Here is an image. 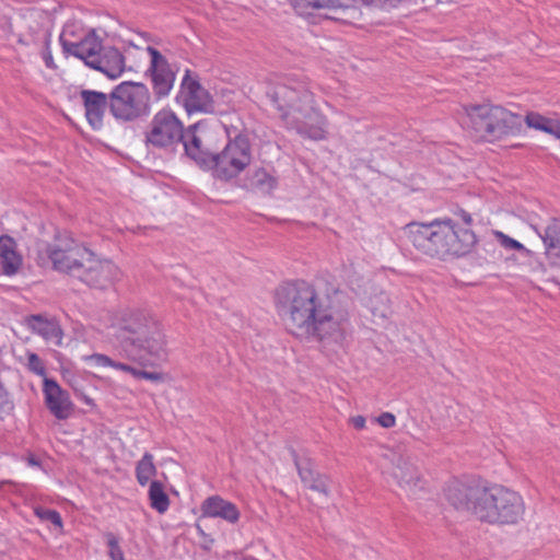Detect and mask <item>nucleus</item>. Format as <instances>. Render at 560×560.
Segmentation results:
<instances>
[{"label":"nucleus","mask_w":560,"mask_h":560,"mask_svg":"<svg viewBox=\"0 0 560 560\" xmlns=\"http://www.w3.org/2000/svg\"><path fill=\"white\" fill-rule=\"evenodd\" d=\"M276 306L288 330L301 339L338 343L348 326L345 294L335 290L322 296L314 285L299 280L281 284L275 294Z\"/></svg>","instance_id":"nucleus-1"},{"label":"nucleus","mask_w":560,"mask_h":560,"mask_svg":"<svg viewBox=\"0 0 560 560\" xmlns=\"http://www.w3.org/2000/svg\"><path fill=\"white\" fill-rule=\"evenodd\" d=\"M446 501L456 510L471 513L482 523L495 526L520 524L525 516L523 497L504 486H482L453 480L444 489Z\"/></svg>","instance_id":"nucleus-2"},{"label":"nucleus","mask_w":560,"mask_h":560,"mask_svg":"<svg viewBox=\"0 0 560 560\" xmlns=\"http://www.w3.org/2000/svg\"><path fill=\"white\" fill-rule=\"evenodd\" d=\"M110 320L122 357L143 366L158 365L166 360V342L161 324L148 310L120 307L113 313Z\"/></svg>","instance_id":"nucleus-3"},{"label":"nucleus","mask_w":560,"mask_h":560,"mask_svg":"<svg viewBox=\"0 0 560 560\" xmlns=\"http://www.w3.org/2000/svg\"><path fill=\"white\" fill-rule=\"evenodd\" d=\"M266 97L281 114L287 125L302 137L326 139V118L315 108L314 95L304 86L293 88L285 82H267Z\"/></svg>","instance_id":"nucleus-4"},{"label":"nucleus","mask_w":560,"mask_h":560,"mask_svg":"<svg viewBox=\"0 0 560 560\" xmlns=\"http://www.w3.org/2000/svg\"><path fill=\"white\" fill-rule=\"evenodd\" d=\"M467 126L486 140H499L521 132L523 118L500 105L490 103L464 105Z\"/></svg>","instance_id":"nucleus-5"},{"label":"nucleus","mask_w":560,"mask_h":560,"mask_svg":"<svg viewBox=\"0 0 560 560\" xmlns=\"http://www.w3.org/2000/svg\"><path fill=\"white\" fill-rule=\"evenodd\" d=\"M151 94L141 82L124 81L109 93V113L120 122H131L148 116Z\"/></svg>","instance_id":"nucleus-6"},{"label":"nucleus","mask_w":560,"mask_h":560,"mask_svg":"<svg viewBox=\"0 0 560 560\" xmlns=\"http://www.w3.org/2000/svg\"><path fill=\"white\" fill-rule=\"evenodd\" d=\"M89 250L67 233H58L52 243H44L39 249L47 256L55 270L73 278L78 277Z\"/></svg>","instance_id":"nucleus-7"},{"label":"nucleus","mask_w":560,"mask_h":560,"mask_svg":"<svg viewBox=\"0 0 560 560\" xmlns=\"http://www.w3.org/2000/svg\"><path fill=\"white\" fill-rule=\"evenodd\" d=\"M382 457L383 474L390 476L409 495H416L423 489L422 476L412 456L405 448H388Z\"/></svg>","instance_id":"nucleus-8"},{"label":"nucleus","mask_w":560,"mask_h":560,"mask_svg":"<svg viewBox=\"0 0 560 560\" xmlns=\"http://www.w3.org/2000/svg\"><path fill=\"white\" fill-rule=\"evenodd\" d=\"M187 130L179 118L168 109L159 110L145 132V143L156 149L175 151L185 141Z\"/></svg>","instance_id":"nucleus-9"},{"label":"nucleus","mask_w":560,"mask_h":560,"mask_svg":"<svg viewBox=\"0 0 560 560\" xmlns=\"http://www.w3.org/2000/svg\"><path fill=\"white\" fill-rule=\"evenodd\" d=\"M252 161V148L246 135L238 133L217 152L213 172L215 177L230 180L241 174Z\"/></svg>","instance_id":"nucleus-10"},{"label":"nucleus","mask_w":560,"mask_h":560,"mask_svg":"<svg viewBox=\"0 0 560 560\" xmlns=\"http://www.w3.org/2000/svg\"><path fill=\"white\" fill-rule=\"evenodd\" d=\"M442 231H444V220H435L427 224L411 222L404 228L406 237L416 249L438 258L447 256L446 236Z\"/></svg>","instance_id":"nucleus-11"},{"label":"nucleus","mask_w":560,"mask_h":560,"mask_svg":"<svg viewBox=\"0 0 560 560\" xmlns=\"http://www.w3.org/2000/svg\"><path fill=\"white\" fill-rule=\"evenodd\" d=\"M119 276V268L113 261L102 259L89 250L77 279L90 288L105 290L113 285Z\"/></svg>","instance_id":"nucleus-12"},{"label":"nucleus","mask_w":560,"mask_h":560,"mask_svg":"<svg viewBox=\"0 0 560 560\" xmlns=\"http://www.w3.org/2000/svg\"><path fill=\"white\" fill-rule=\"evenodd\" d=\"M147 49L151 57L147 73L151 78L153 93L156 98L165 97L173 89L176 78L175 71L158 49L151 46H148Z\"/></svg>","instance_id":"nucleus-13"},{"label":"nucleus","mask_w":560,"mask_h":560,"mask_svg":"<svg viewBox=\"0 0 560 560\" xmlns=\"http://www.w3.org/2000/svg\"><path fill=\"white\" fill-rule=\"evenodd\" d=\"M178 98L189 114L194 112L208 113L213 110V102L210 93L202 88L196 79L190 77L189 70L186 71L183 78Z\"/></svg>","instance_id":"nucleus-14"},{"label":"nucleus","mask_w":560,"mask_h":560,"mask_svg":"<svg viewBox=\"0 0 560 560\" xmlns=\"http://www.w3.org/2000/svg\"><path fill=\"white\" fill-rule=\"evenodd\" d=\"M199 126L194 125L187 129L185 141L182 143L186 155L194 160L200 167L205 170H213L217 151H213L206 144L205 137L198 135Z\"/></svg>","instance_id":"nucleus-15"},{"label":"nucleus","mask_w":560,"mask_h":560,"mask_svg":"<svg viewBox=\"0 0 560 560\" xmlns=\"http://www.w3.org/2000/svg\"><path fill=\"white\" fill-rule=\"evenodd\" d=\"M447 255L464 256L471 252L477 243L475 233L468 228L458 226L452 219L444 220Z\"/></svg>","instance_id":"nucleus-16"},{"label":"nucleus","mask_w":560,"mask_h":560,"mask_svg":"<svg viewBox=\"0 0 560 560\" xmlns=\"http://www.w3.org/2000/svg\"><path fill=\"white\" fill-rule=\"evenodd\" d=\"M43 392L47 408L57 419L65 420L70 417L73 411V405L68 392L63 390L56 381L50 378H45Z\"/></svg>","instance_id":"nucleus-17"},{"label":"nucleus","mask_w":560,"mask_h":560,"mask_svg":"<svg viewBox=\"0 0 560 560\" xmlns=\"http://www.w3.org/2000/svg\"><path fill=\"white\" fill-rule=\"evenodd\" d=\"M294 465L298 469L301 481L311 490L323 494L325 498L329 497L330 479L313 469V464L310 458L301 459L294 450H291Z\"/></svg>","instance_id":"nucleus-18"},{"label":"nucleus","mask_w":560,"mask_h":560,"mask_svg":"<svg viewBox=\"0 0 560 560\" xmlns=\"http://www.w3.org/2000/svg\"><path fill=\"white\" fill-rule=\"evenodd\" d=\"M80 97L85 109V117L93 129L103 126L106 110H109V94L94 90H81Z\"/></svg>","instance_id":"nucleus-19"},{"label":"nucleus","mask_w":560,"mask_h":560,"mask_svg":"<svg viewBox=\"0 0 560 560\" xmlns=\"http://www.w3.org/2000/svg\"><path fill=\"white\" fill-rule=\"evenodd\" d=\"M66 52L83 60L86 66L93 68L102 47L98 37H82L80 42L72 43L65 37H59Z\"/></svg>","instance_id":"nucleus-20"},{"label":"nucleus","mask_w":560,"mask_h":560,"mask_svg":"<svg viewBox=\"0 0 560 560\" xmlns=\"http://www.w3.org/2000/svg\"><path fill=\"white\" fill-rule=\"evenodd\" d=\"M200 511L202 517H219L231 524H235L240 520V511L236 505L219 495L207 498L202 502Z\"/></svg>","instance_id":"nucleus-21"},{"label":"nucleus","mask_w":560,"mask_h":560,"mask_svg":"<svg viewBox=\"0 0 560 560\" xmlns=\"http://www.w3.org/2000/svg\"><path fill=\"white\" fill-rule=\"evenodd\" d=\"M27 327L35 334L39 335L45 341L60 346L62 341V330L55 318L44 315H31L25 318Z\"/></svg>","instance_id":"nucleus-22"},{"label":"nucleus","mask_w":560,"mask_h":560,"mask_svg":"<svg viewBox=\"0 0 560 560\" xmlns=\"http://www.w3.org/2000/svg\"><path fill=\"white\" fill-rule=\"evenodd\" d=\"M93 69L102 71L110 79H117L125 71V58L117 48L102 45Z\"/></svg>","instance_id":"nucleus-23"},{"label":"nucleus","mask_w":560,"mask_h":560,"mask_svg":"<svg viewBox=\"0 0 560 560\" xmlns=\"http://www.w3.org/2000/svg\"><path fill=\"white\" fill-rule=\"evenodd\" d=\"M16 247V242L11 236H0V260L5 276L15 275L22 266L23 259Z\"/></svg>","instance_id":"nucleus-24"},{"label":"nucleus","mask_w":560,"mask_h":560,"mask_svg":"<svg viewBox=\"0 0 560 560\" xmlns=\"http://www.w3.org/2000/svg\"><path fill=\"white\" fill-rule=\"evenodd\" d=\"M357 5H382L381 0H298L294 8L299 11L304 8L312 9H341Z\"/></svg>","instance_id":"nucleus-25"},{"label":"nucleus","mask_w":560,"mask_h":560,"mask_svg":"<svg viewBox=\"0 0 560 560\" xmlns=\"http://www.w3.org/2000/svg\"><path fill=\"white\" fill-rule=\"evenodd\" d=\"M534 230L544 242L546 255L552 258H560V220L553 219L547 225L544 233H540L536 228Z\"/></svg>","instance_id":"nucleus-26"},{"label":"nucleus","mask_w":560,"mask_h":560,"mask_svg":"<svg viewBox=\"0 0 560 560\" xmlns=\"http://www.w3.org/2000/svg\"><path fill=\"white\" fill-rule=\"evenodd\" d=\"M248 185L252 189L264 195H270L277 187L278 180L265 168H257L248 178Z\"/></svg>","instance_id":"nucleus-27"},{"label":"nucleus","mask_w":560,"mask_h":560,"mask_svg":"<svg viewBox=\"0 0 560 560\" xmlns=\"http://www.w3.org/2000/svg\"><path fill=\"white\" fill-rule=\"evenodd\" d=\"M151 508L160 514L165 513L170 506V499L160 481H152L149 488Z\"/></svg>","instance_id":"nucleus-28"},{"label":"nucleus","mask_w":560,"mask_h":560,"mask_svg":"<svg viewBox=\"0 0 560 560\" xmlns=\"http://www.w3.org/2000/svg\"><path fill=\"white\" fill-rule=\"evenodd\" d=\"M369 307L374 317L384 319L390 314V300L385 292L374 294L369 299Z\"/></svg>","instance_id":"nucleus-29"},{"label":"nucleus","mask_w":560,"mask_h":560,"mask_svg":"<svg viewBox=\"0 0 560 560\" xmlns=\"http://www.w3.org/2000/svg\"><path fill=\"white\" fill-rule=\"evenodd\" d=\"M156 468L153 464V456L150 453H145L143 457L138 462L136 467L137 480L141 486H145L150 478L154 476Z\"/></svg>","instance_id":"nucleus-30"},{"label":"nucleus","mask_w":560,"mask_h":560,"mask_svg":"<svg viewBox=\"0 0 560 560\" xmlns=\"http://www.w3.org/2000/svg\"><path fill=\"white\" fill-rule=\"evenodd\" d=\"M556 120L546 118L537 113H529L525 117V122L528 127L535 128L537 130H542L547 133L552 132V128Z\"/></svg>","instance_id":"nucleus-31"},{"label":"nucleus","mask_w":560,"mask_h":560,"mask_svg":"<svg viewBox=\"0 0 560 560\" xmlns=\"http://www.w3.org/2000/svg\"><path fill=\"white\" fill-rule=\"evenodd\" d=\"M107 546L109 548V557L112 560H125L122 550L119 547V541L113 533L106 535Z\"/></svg>","instance_id":"nucleus-32"},{"label":"nucleus","mask_w":560,"mask_h":560,"mask_svg":"<svg viewBox=\"0 0 560 560\" xmlns=\"http://www.w3.org/2000/svg\"><path fill=\"white\" fill-rule=\"evenodd\" d=\"M35 512L40 520L48 521L56 525L57 527L62 526L61 516L57 511L49 509H36Z\"/></svg>","instance_id":"nucleus-33"},{"label":"nucleus","mask_w":560,"mask_h":560,"mask_svg":"<svg viewBox=\"0 0 560 560\" xmlns=\"http://www.w3.org/2000/svg\"><path fill=\"white\" fill-rule=\"evenodd\" d=\"M27 366L28 369L38 374V375H45V365L40 358L36 353H30L27 358Z\"/></svg>","instance_id":"nucleus-34"},{"label":"nucleus","mask_w":560,"mask_h":560,"mask_svg":"<svg viewBox=\"0 0 560 560\" xmlns=\"http://www.w3.org/2000/svg\"><path fill=\"white\" fill-rule=\"evenodd\" d=\"M13 409V402L11 401L8 392L0 382V416L7 415Z\"/></svg>","instance_id":"nucleus-35"},{"label":"nucleus","mask_w":560,"mask_h":560,"mask_svg":"<svg viewBox=\"0 0 560 560\" xmlns=\"http://www.w3.org/2000/svg\"><path fill=\"white\" fill-rule=\"evenodd\" d=\"M497 236L500 240L501 245L504 246L505 248L516 249V250L525 249L523 244H521L518 241L511 238L510 236L503 234L502 232H497Z\"/></svg>","instance_id":"nucleus-36"},{"label":"nucleus","mask_w":560,"mask_h":560,"mask_svg":"<svg viewBox=\"0 0 560 560\" xmlns=\"http://www.w3.org/2000/svg\"><path fill=\"white\" fill-rule=\"evenodd\" d=\"M88 360L96 366H112L114 364V360H112L109 357L101 353L92 354L88 358Z\"/></svg>","instance_id":"nucleus-37"},{"label":"nucleus","mask_w":560,"mask_h":560,"mask_svg":"<svg viewBox=\"0 0 560 560\" xmlns=\"http://www.w3.org/2000/svg\"><path fill=\"white\" fill-rule=\"evenodd\" d=\"M376 421L382 425L383 428H393L396 423V418L390 412H383L381 416L377 417Z\"/></svg>","instance_id":"nucleus-38"},{"label":"nucleus","mask_w":560,"mask_h":560,"mask_svg":"<svg viewBox=\"0 0 560 560\" xmlns=\"http://www.w3.org/2000/svg\"><path fill=\"white\" fill-rule=\"evenodd\" d=\"M139 374L141 375L142 378L150 380L152 382H158V381L162 380V375L158 372L144 371V372H140Z\"/></svg>","instance_id":"nucleus-39"},{"label":"nucleus","mask_w":560,"mask_h":560,"mask_svg":"<svg viewBox=\"0 0 560 560\" xmlns=\"http://www.w3.org/2000/svg\"><path fill=\"white\" fill-rule=\"evenodd\" d=\"M350 421H351L352 425H353L355 429H358V430L363 429V428H364V425H365V418H364V417H362V416L353 417V418H351V420H350Z\"/></svg>","instance_id":"nucleus-40"},{"label":"nucleus","mask_w":560,"mask_h":560,"mask_svg":"<svg viewBox=\"0 0 560 560\" xmlns=\"http://www.w3.org/2000/svg\"><path fill=\"white\" fill-rule=\"evenodd\" d=\"M113 368L128 372V373L130 371H133V366L126 364V363H121V362H115V361H114Z\"/></svg>","instance_id":"nucleus-41"},{"label":"nucleus","mask_w":560,"mask_h":560,"mask_svg":"<svg viewBox=\"0 0 560 560\" xmlns=\"http://www.w3.org/2000/svg\"><path fill=\"white\" fill-rule=\"evenodd\" d=\"M460 217H462V220L465 223L466 228L471 224L472 219H471V215L469 213H467L466 211L462 210L460 211Z\"/></svg>","instance_id":"nucleus-42"},{"label":"nucleus","mask_w":560,"mask_h":560,"mask_svg":"<svg viewBox=\"0 0 560 560\" xmlns=\"http://www.w3.org/2000/svg\"><path fill=\"white\" fill-rule=\"evenodd\" d=\"M551 135L560 139V120L555 121Z\"/></svg>","instance_id":"nucleus-43"},{"label":"nucleus","mask_w":560,"mask_h":560,"mask_svg":"<svg viewBox=\"0 0 560 560\" xmlns=\"http://www.w3.org/2000/svg\"><path fill=\"white\" fill-rule=\"evenodd\" d=\"M44 60H45V63L48 68H52L54 67V60H52V56L50 54H47L44 56Z\"/></svg>","instance_id":"nucleus-44"},{"label":"nucleus","mask_w":560,"mask_h":560,"mask_svg":"<svg viewBox=\"0 0 560 560\" xmlns=\"http://www.w3.org/2000/svg\"><path fill=\"white\" fill-rule=\"evenodd\" d=\"M382 5L396 7L401 0H381Z\"/></svg>","instance_id":"nucleus-45"},{"label":"nucleus","mask_w":560,"mask_h":560,"mask_svg":"<svg viewBox=\"0 0 560 560\" xmlns=\"http://www.w3.org/2000/svg\"><path fill=\"white\" fill-rule=\"evenodd\" d=\"M196 529H197V532H198V534H199L200 536H202V537H205V538H207V537H208V536H207V534L205 533L203 528L201 527L200 523H197V524H196Z\"/></svg>","instance_id":"nucleus-46"},{"label":"nucleus","mask_w":560,"mask_h":560,"mask_svg":"<svg viewBox=\"0 0 560 560\" xmlns=\"http://www.w3.org/2000/svg\"><path fill=\"white\" fill-rule=\"evenodd\" d=\"M140 372H144V370L133 368V371H130L129 373H131L136 378H142L141 375L139 374Z\"/></svg>","instance_id":"nucleus-47"},{"label":"nucleus","mask_w":560,"mask_h":560,"mask_svg":"<svg viewBox=\"0 0 560 560\" xmlns=\"http://www.w3.org/2000/svg\"><path fill=\"white\" fill-rule=\"evenodd\" d=\"M86 35L94 36V35H96V32H95V30H94V28H91V30L88 32V34H86Z\"/></svg>","instance_id":"nucleus-48"},{"label":"nucleus","mask_w":560,"mask_h":560,"mask_svg":"<svg viewBox=\"0 0 560 560\" xmlns=\"http://www.w3.org/2000/svg\"><path fill=\"white\" fill-rule=\"evenodd\" d=\"M138 35L144 36L148 35L147 33H138Z\"/></svg>","instance_id":"nucleus-49"}]
</instances>
